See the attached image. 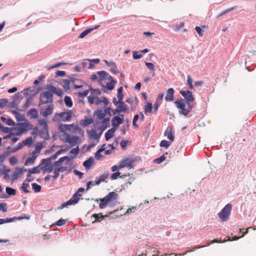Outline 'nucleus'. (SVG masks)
<instances>
[{"mask_svg": "<svg viewBox=\"0 0 256 256\" xmlns=\"http://www.w3.org/2000/svg\"><path fill=\"white\" fill-rule=\"evenodd\" d=\"M118 194L114 192H110L102 198H100L99 207L100 209L106 208L108 206L114 204L116 200Z\"/></svg>", "mask_w": 256, "mask_h": 256, "instance_id": "obj_1", "label": "nucleus"}, {"mask_svg": "<svg viewBox=\"0 0 256 256\" xmlns=\"http://www.w3.org/2000/svg\"><path fill=\"white\" fill-rule=\"evenodd\" d=\"M53 94L49 90L43 92L40 95V102L38 106H44L45 104H52L53 102Z\"/></svg>", "mask_w": 256, "mask_h": 256, "instance_id": "obj_2", "label": "nucleus"}, {"mask_svg": "<svg viewBox=\"0 0 256 256\" xmlns=\"http://www.w3.org/2000/svg\"><path fill=\"white\" fill-rule=\"evenodd\" d=\"M176 106L179 109V113L184 116H187L192 109V106H188L186 108V101L181 98L174 102Z\"/></svg>", "mask_w": 256, "mask_h": 256, "instance_id": "obj_3", "label": "nucleus"}, {"mask_svg": "<svg viewBox=\"0 0 256 256\" xmlns=\"http://www.w3.org/2000/svg\"><path fill=\"white\" fill-rule=\"evenodd\" d=\"M232 210V205L230 204H228L218 214V216L219 218L222 222H226L229 219L230 216V215Z\"/></svg>", "mask_w": 256, "mask_h": 256, "instance_id": "obj_4", "label": "nucleus"}, {"mask_svg": "<svg viewBox=\"0 0 256 256\" xmlns=\"http://www.w3.org/2000/svg\"><path fill=\"white\" fill-rule=\"evenodd\" d=\"M74 115V113L72 110H66L60 113L56 114L54 118L58 119L62 122L68 121Z\"/></svg>", "mask_w": 256, "mask_h": 256, "instance_id": "obj_5", "label": "nucleus"}, {"mask_svg": "<svg viewBox=\"0 0 256 256\" xmlns=\"http://www.w3.org/2000/svg\"><path fill=\"white\" fill-rule=\"evenodd\" d=\"M38 108H40V114L43 117L47 118L50 116L53 112V104H47L46 108L44 107V106H38Z\"/></svg>", "mask_w": 256, "mask_h": 256, "instance_id": "obj_6", "label": "nucleus"}, {"mask_svg": "<svg viewBox=\"0 0 256 256\" xmlns=\"http://www.w3.org/2000/svg\"><path fill=\"white\" fill-rule=\"evenodd\" d=\"M16 129L19 134L25 133L27 131L33 129V125L29 122L19 123L17 124Z\"/></svg>", "mask_w": 256, "mask_h": 256, "instance_id": "obj_7", "label": "nucleus"}, {"mask_svg": "<svg viewBox=\"0 0 256 256\" xmlns=\"http://www.w3.org/2000/svg\"><path fill=\"white\" fill-rule=\"evenodd\" d=\"M65 160H67L68 162L70 158L68 156H64L59 158L58 160L54 162V166L57 168L59 172H64L67 170L66 166H62V162Z\"/></svg>", "mask_w": 256, "mask_h": 256, "instance_id": "obj_8", "label": "nucleus"}, {"mask_svg": "<svg viewBox=\"0 0 256 256\" xmlns=\"http://www.w3.org/2000/svg\"><path fill=\"white\" fill-rule=\"evenodd\" d=\"M180 94L182 95V96L185 98L186 100V102L188 106H192L190 105V102H192L194 100V98L193 97V95L192 92L190 90H181L180 91Z\"/></svg>", "mask_w": 256, "mask_h": 256, "instance_id": "obj_9", "label": "nucleus"}, {"mask_svg": "<svg viewBox=\"0 0 256 256\" xmlns=\"http://www.w3.org/2000/svg\"><path fill=\"white\" fill-rule=\"evenodd\" d=\"M110 118H106L100 120V122H98L96 123V124H98V123H100V126H98V129L102 130V132H104L110 126Z\"/></svg>", "mask_w": 256, "mask_h": 256, "instance_id": "obj_10", "label": "nucleus"}, {"mask_svg": "<svg viewBox=\"0 0 256 256\" xmlns=\"http://www.w3.org/2000/svg\"><path fill=\"white\" fill-rule=\"evenodd\" d=\"M123 115L119 114L118 116L114 117L112 120L113 128L115 129L123 122Z\"/></svg>", "mask_w": 256, "mask_h": 256, "instance_id": "obj_11", "label": "nucleus"}, {"mask_svg": "<svg viewBox=\"0 0 256 256\" xmlns=\"http://www.w3.org/2000/svg\"><path fill=\"white\" fill-rule=\"evenodd\" d=\"M38 124L40 126L42 127V131L44 134L48 132V125L47 122L44 119H40L38 120Z\"/></svg>", "mask_w": 256, "mask_h": 256, "instance_id": "obj_12", "label": "nucleus"}, {"mask_svg": "<svg viewBox=\"0 0 256 256\" xmlns=\"http://www.w3.org/2000/svg\"><path fill=\"white\" fill-rule=\"evenodd\" d=\"M37 152L36 150H34L30 154V156L28 157L24 163L25 165H28V164H34L36 159L38 156V154H36Z\"/></svg>", "mask_w": 256, "mask_h": 256, "instance_id": "obj_13", "label": "nucleus"}, {"mask_svg": "<svg viewBox=\"0 0 256 256\" xmlns=\"http://www.w3.org/2000/svg\"><path fill=\"white\" fill-rule=\"evenodd\" d=\"M102 132H102V130H100V132L99 134H97L95 130H91L88 132V134L90 138H93L95 140H98Z\"/></svg>", "mask_w": 256, "mask_h": 256, "instance_id": "obj_14", "label": "nucleus"}, {"mask_svg": "<svg viewBox=\"0 0 256 256\" xmlns=\"http://www.w3.org/2000/svg\"><path fill=\"white\" fill-rule=\"evenodd\" d=\"M109 176V173L108 172H106L100 175L96 181L95 184L96 185H98L100 184L101 182H106V180L108 178Z\"/></svg>", "mask_w": 256, "mask_h": 256, "instance_id": "obj_15", "label": "nucleus"}, {"mask_svg": "<svg viewBox=\"0 0 256 256\" xmlns=\"http://www.w3.org/2000/svg\"><path fill=\"white\" fill-rule=\"evenodd\" d=\"M45 160H43L42 162H44ZM46 161L48 162L46 163L44 166L41 168V169L42 171L50 173L53 170L54 166V164L52 165L48 162V160H46Z\"/></svg>", "mask_w": 256, "mask_h": 256, "instance_id": "obj_16", "label": "nucleus"}, {"mask_svg": "<svg viewBox=\"0 0 256 256\" xmlns=\"http://www.w3.org/2000/svg\"><path fill=\"white\" fill-rule=\"evenodd\" d=\"M132 161L128 158L120 162L119 168H121L125 167L132 168Z\"/></svg>", "mask_w": 256, "mask_h": 256, "instance_id": "obj_17", "label": "nucleus"}, {"mask_svg": "<svg viewBox=\"0 0 256 256\" xmlns=\"http://www.w3.org/2000/svg\"><path fill=\"white\" fill-rule=\"evenodd\" d=\"M104 62L107 66L110 67V70L112 72H113L114 74H116L118 73V71L117 70L116 66L114 62H108L106 60H104Z\"/></svg>", "mask_w": 256, "mask_h": 256, "instance_id": "obj_18", "label": "nucleus"}, {"mask_svg": "<svg viewBox=\"0 0 256 256\" xmlns=\"http://www.w3.org/2000/svg\"><path fill=\"white\" fill-rule=\"evenodd\" d=\"M172 127L168 126L164 132V135L171 141L173 142L174 139V136L172 132Z\"/></svg>", "mask_w": 256, "mask_h": 256, "instance_id": "obj_19", "label": "nucleus"}, {"mask_svg": "<svg viewBox=\"0 0 256 256\" xmlns=\"http://www.w3.org/2000/svg\"><path fill=\"white\" fill-rule=\"evenodd\" d=\"M116 98L113 99V102L114 104L118 105V106L120 108V112H126L128 110L126 106L124 104L123 102H116Z\"/></svg>", "mask_w": 256, "mask_h": 256, "instance_id": "obj_20", "label": "nucleus"}, {"mask_svg": "<svg viewBox=\"0 0 256 256\" xmlns=\"http://www.w3.org/2000/svg\"><path fill=\"white\" fill-rule=\"evenodd\" d=\"M66 142L70 144L72 146H75L79 140V138L78 136H66Z\"/></svg>", "mask_w": 256, "mask_h": 256, "instance_id": "obj_21", "label": "nucleus"}, {"mask_svg": "<svg viewBox=\"0 0 256 256\" xmlns=\"http://www.w3.org/2000/svg\"><path fill=\"white\" fill-rule=\"evenodd\" d=\"M174 90L172 88H170L166 92V95L165 100L166 101H172L174 99Z\"/></svg>", "mask_w": 256, "mask_h": 256, "instance_id": "obj_22", "label": "nucleus"}, {"mask_svg": "<svg viewBox=\"0 0 256 256\" xmlns=\"http://www.w3.org/2000/svg\"><path fill=\"white\" fill-rule=\"evenodd\" d=\"M49 90L52 93L55 94L58 96H62L64 94L62 90L60 88H58L53 86H50Z\"/></svg>", "mask_w": 256, "mask_h": 256, "instance_id": "obj_23", "label": "nucleus"}, {"mask_svg": "<svg viewBox=\"0 0 256 256\" xmlns=\"http://www.w3.org/2000/svg\"><path fill=\"white\" fill-rule=\"evenodd\" d=\"M81 196V194H78V193H75L72 198L68 200V203L72 204H76L80 200V198Z\"/></svg>", "mask_w": 256, "mask_h": 256, "instance_id": "obj_24", "label": "nucleus"}, {"mask_svg": "<svg viewBox=\"0 0 256 256\" xmlns=\"http://www.w3.org/2000/svg\"><path fill=\"white\" fill-rule=\"evenodd\" d=\"M26 171V170L24 168H16L13 175L14 178H17L20 176L22 175L24 172Z\"/></svg>", "mask_w": 256, "mask_h": 256, "instance_id": "obj_25", "label": "nucleus"}, {"mask_svg": "<svg viewBox=\"0 0 256 256\" xmlns=\"http://www.w3.org/2000/svg\"><path fill=\"white\" fill-rule=\"evenodd\" d=\"M28 114L30 116L31 118H37L38 117V110L34 108H31L28 112Z\"/></svg>", "mask_w": 256, "mask_h": 256, "instance_id": "obj_26", "label": "nucleus"}, {"mask_svg": "<svg viewBox=\"0 0 256 256\" xmlns=\"http://www.w3.org/2000/svg\"><path fill=\"white\" fill-rule=\"evenodd\" d=\"M72 84L76 89L80 88L82 86L83 82L79 79H78V78L72 79Z\"/></svg>", "mask_w": 256, "mask_h": 256, "instance_id": "obj_27", "label": "nucleus"}, {"mask_svg": "<svg viewBox=\"0 0 256 256\" xmlns=\"http://www.w3.org/2000/svg\"><path fill=\"white\" fill-rule=\"evenodd\" d=\"M24 146H25V145L24 144V142L22 141L18 144V146L16 148H11L10 146H8L7 148V149L9 152H16L17 150L22 148Z\"/></svg>", "mask_w": 256, "mask_h": 256, "instance_id": "obj_28", "label": "nucleus"}, {"mask_svg": "<svg viewBox=\"0 0 256 256\" xmlns=\"http://www.w3.org/2000/svg\"><path fill=\"white\" fill-rule=\"evenodd\" d=\"M99 27V26H96L94 28H89L82 32L78 36V38H82L85 37L88 34L92 32L93 30L96 29Z\"/></svg>", "mask_w": 256, "mask_h": 256, "instance_id": "obj_29", "label": "nucleus"}, {"mask_svg": "<svg viewBox=\"0 0 256 256\" xmlns=\"http://www.w3.org/2000/svg\"><path fill=\"white\" fill-rule=\"evenodd\" d=\"M116 129L114 128L108 130L105 134V138L106 140H108L114 136V133Z\"/></svg>", "mask_w": 256, "mask_h": 256, "instance_id": "obj_30", "label": "nucleus"}, {"mask_svg": "<svg viewBox=\"0 0 256 256\" xmlns=\"http://www.w3.org/2000/svg\"><path fill=\"white\" fill-rule=\"evenodd\" d=\"M94 114L96 116V118L98 120L106 118L104 112V111L102 110H98L96 111Z\"/></svg>", "mask_w": 256, "mask_h": 256, "instance_id": "obj_31", "label": "nucleus"}, {"mask_svg": "<svg viewBox=\"0 0 256 256\" xmlns=\"http://www.w3.org/2000/svg\"><path fill=\"white\" fill-rule=\"evenodd\" d=\"M73 126L74 124L61 125L60 126L59 129L61 132H65L67 130H70Z\"/></svg>", "mask_w": 256, "mask_h": 256, "instance_id": "obj_32", "label": "nucleus"}, {"mask_svg": "<svg viewBox=\"0 0 256 256\" xmlns=\"http://www.w3.org/2000/svg\"><path fill=\"white\" fill-rule=\"evenodd\" d=\"M110 82L106 84V87L109 90H112L114 87V84H116V82L112 79V77L110 76Z\"/></svg>", "mask_w": 256, "mask_h": 256, "instance_id": "obj_33", "label": "nucleus"}, {"mask_svg": "<svg viewBox=\"0 0 256 256\" xmlns=\"http://www.w3.org/2000/svg\"><path fill=\"white\" fill-rule=\"evenodd\" d=\"M204 246H194L192 249V250H188L187 252H186L184 253V254H174V253H172V254H168V255H174V256H184V254H186L188 252H192L196 249H198V248H204Z\"/></svg>", "mask_w": 256, "mask_h": 256, "instance_id": "obj_34", "label": "nucleus"}, {"mask_svg": "<svg viewBox=\"0 0 256 256\" xmlns=\"http://www.w3.org/2000/svg\"><path fill=\"white\" fill-rule=\"evenodd\" d=\"M98 75V81H102L104 79H106V76H108V73L105 71H100L97 72Z\"/></svg>", "mask_w": 256, "mask_h": 256, "instance_id": "obj_35", "label": "nucleus"}, {"mask_svg": "<svg viewBox=\"0 0 256 256\" xmlns=\"http://www.w3.org/2000/svg\"><path fill=\"white\" fill-rule=\"evenodd\" d=\"M93 122V120L91 118H87L85 120H82L80 121V124L83 126L86 127L91 124H92Z\"/></svg>", "mask_w": 256, "mask_h": 256, "instance_id": "obj_36", "label": "nucleus"}, {"mask_svg": "<svg viewBox=\"0 0 256 256\" xmlns=\"http://www.w3.org/2000/svg\"><path fill=\"white\" fill-rule=\"evenodd\" d=\"M94 163V160L92 158H90L83 163L84 166L87 169H89Z\"/></svg>", "mask_w": 256, "mask_h": 256, "instance_id": "obj_37", "label": "nucleus"}, {"mask_svg": "<svg viewBox=\"0 0 256 256\" xmlns=\"http://www.w3.org/2000/svg\"><path fill=\"white\" fill-rule=\"evenodd\" d=\"M110 214H111V212H110L109 214L103 216L102 213H99L98 214H94L92 215V216L95 218V221H100V219H103L105 217L109 216Z\"/></svg>", "mask_w": 256, "mask_h": 256, "instance_id": "obj_38", "label": "nucleus"}, {"mask_svg": "<svg viewBox=\"0 0 256 256\" xmlns=\"http://www.w3.org/2000/svg\"><path fill=\"white\" fill-rule=\"evenodd\" d=\"M72 82V80H62L63 87L66 90H69L70 89V84Z\"/></svg>", "mask_w": 256, "mask_h": 256, "instance_id": "obj_39", "label": "nucleus"}, {"mask_svg": "<svg viewBox=\"0 0 256 256\" xmlns=\"http://www.w3.org/2000/svg\"><path fill=\"white\" fill-rule=\"evenodd\" d=\"M122 86L120 87L118 89L117 97H118V100L117 101H116V102H122V98H123V94H122Z\"/></svg>", "mask_w": 256, "mask_h": 256, "instance_id": "obj_40", "label": "nucleus"}, {"mask_svg": "<svg viewBox=\"0 0 256 256\" xmlns=\"http://www.w3.org/2000/svg\"><path fill=\"white\" fill-rule=\"evenodd\" d=\"M64 102L66 105L68 107L70 108L72 106V100L70 96H66L64 98Z\"/></svg>", "mask_w": 256, "mask_h": 256, "instance_id": "obj_41", "label": "nucleus"}, {"mask_svg": "<svg viewBox=\"0 0 256 256\" xmlns=\"http://www.w3.org/2000/svg\"><path fill=\"white\" fill-rule=\"evenodd\" d=\"M23 142L25 146H27L30 147L33 143L32 138L31 136L28 137L25 140H23Z\"/></svg>", "mask_w": 256, "mask_h": 256, "instance_id": "obj_42", "label": "nucleus"}, {"mask_svg": "<svg viewBox=\"0 0 256 256\" xmlns=\"http://www.w3.org/2000/svg\"><path fill=\"white\" fill-rule=\"evenodd\" d=\"M145 64L146 67L152 72V76H154V66L152 62H145Z\"/></svg>", "mask_w": 256, "mask_h": 256, "instance_id": "obj_43", "label": "nucleus"}, {"mask_svg": "<svg viewBox=\"0 0 256 256\" xmlns=\"http://www.w3.org/2000/svg\"><path fill=\"white\" fill-rule=\"evenodd\" d=\"M32 188L33 190H34L35 192H40L42 188L41 186L37 184L36 183H33L32 184Z\"/></svg>", "mask_w": 256, "mask_h": 256, "instance_id": "obj_44", "label": "nucleus"}, {"mask_svg": "<svg viewBox=\"0 0 256 256\" xmlns=\"http://www.w3.org/2000/svg\"><path fill=\"white\" fill-rule=\"evenodd\" d=\"M34 130V131L33 132H32V134L33 135H36V134H40V136H42V134H44L42 132V130H40L38 129V128L36 126L34 128L33 127V129Z\"/></svg>", "mask_w": 256, "mask_h": 256, "instance_id": "obj_45", "label": "nucleus"}, {"mask_svg": "<svg viewBox=\"0 0 256 256\" xmlns=\"http://www.w3.org/2000/svg\"><path fill=\"white\" fill-rule=\"evenodd\" d=\"M6 193L10 196H14L16 194V190L10 187H7L6 188Z\"/></svg>", "mask_w": 256, "mask_h": 256, "instance_id": "obj_46", "label": "nucleus"}, {"mask_svg": "<svg viewBox=\"0 0 256 256\" xmlns=\"http://www.w3.org/2000/svg\"><path fill=\"white\" fill-rule=\"evenodd\" d=\"M170 144L171 142L167 141L166 140H162L161 141L160 143V146L162 147L168 148L170 146Z\"/></svg>", "mask_w": 256, "mask_h": 256, "instance_id": "obj_47", "label": "nucleus"}, {"mask_svg": "<svg viewBox=\"0 0 256 256\" xmlns=\"http://www.w3.org/2000/svg\"><path fill=\"white\" fill-rule=\"evenodd\" d=\"M152 111V104L150 102H148L147 104L145 106L144 108V112L146 114L147 112H151Z\"/></svg>", "mask_w": 256, "mask_h": 256, "instance_id": "obj_48", "label": "nucleus"}, {"mask_svg": "<svg viewBox=\"0 0 256 256\" xmlns=\"http://www.w3.org/2000/svg\"><path fill=\"white\" fill-rule=\"evenodd\" d=\"M28 172L30 174L40 173V170L38 168V166H36L28 170Z\"/></svg>", "mask_w": 256, "mask_h": 256, "instance_id": "obj_49", "label": "nucleus"}, {"mask_svg": "<svg viewBox=\"0 0 256 256\" xmlns=\"http://www.w3.org/2000/svg\"><path fill=\"white\" fill-rule=\"evenodd\" d=\"M8 101L7 99L2 98L0 100V108H2L6 106Z\"/></svg>", "mask_w": 256, "mask_h": 256, "instance_id": "obj_50", "label": "nucleus"}, {"mask_svg": "<svg viewBox=\"0 0 256 256\" xmlns=\"http://www.w3.org/2000/svg\"><path fill=\"white\" fill-rule=\"evenodd\" d=\"M132 53H133V58L134 60L140 58L142 56V54H138V51H136V50L133 51Z\"/></svg>", "mask_w": 256, "mask_h": 256, "instance_id": "obj_51", "label": "nucleus"}, {"mask_svg": "<svg viewBox=\"0 0 256 256\" xmlns=\"http://www.w3.org/2000/svg\"><path fill=\"white\" fill-rule=\"evenodd\" d=\"M166 159V157L164 155L162 156L160 158L154 160V162L158 164H160L162 162L164 161Z\"/></svg>", "mask_w": 256, "mask_h": 256, "instance_id": "obj_52", "label": "nucleus"}, {"mask_svg": "<svg viewBox=\"0 0 256 256\" xmlns=\"http://www.w3.org/2000/svg\"><path fill=\"white\" fill-rule=\"evenodd\" d=\"M30 216H26V214H24V216H18V217H14L13 218H10V219H12L13 220V221H14V220H22V219H30Z\"/></svg>", "mask_w": 256, "mask_h": 256, "instance_id": "obj_53", "label": "nucleus"}, {"mask_svg": "<svg viewBox=\"0 0 256 256\" xmlns=\"http://www.w3.org/2000/svg\"><path fill=\"white\" fill-rule=\"evenodd\" d=\"M28 186H29V184L28 183L24 182L22 184V188L24 192H26V193L29 192V190H28Z\"/></svg>", "mask_w": 256, "mask_h": 256, "instance_id": "obj_54", "label": "nucleus"}, {"mask_svg": "<svg viewBox=\"0 0 256 256\" xmlns=\"http://www.w3.org/2000/svg\"><path fill=\"white\" fill-rule=\"evenodd\" d=\"M0 210H2L3 212H6L7 211L6 203H4V202L0 203Z\"/></svg>", "mask_w": 256, "mask_h": 256, "instance_id": "obj_55", "label": "nucleus"}, {"mask_svg": "<svg viewBox=\"0 0 256 256\" xmlns=\"http://www.w3.org/2000/svg\"><path fill=\"white\" fill-rule=\"evenodd\" d=\"M13 222V220L10 219V218H6V219H0V224L6 222Z\"/></svg>", "mask_w": 256, "mask_h": 256, "instance_id": "obj_56", "label": "nucleus"}, {"mask_svg": "<svg viewBox=\"0 0 256 256\" xmlns=\"http://www.w3.org/2000/svg\"><path fill=\"white\" fill-rule=\"evenodd\" d=\"M139 118V115L136 114L134 116L133 121H132V124L136 128H138V126L136 124V122L138 120Z\"/></svg>", "mask_w": 256, "mask_h": 256, "instance_id": "obj_57", "label": "nucleus"}, {"mask_svg": "<svg viewBox=\"0 0 256 256\" xmlns=\"http://www.w3.org/2000/svg\"><path fill=\"white\" fill-rule=\"evenodd\" d=\"M66 222V220L60 219L58 221H57L55 224L58 226H61L64 225Z\"/></svg>", "mask_w": 256, "mask_h": 256, "instance_id": "obj_58", "label": "nucleus"}, {"mask_svg": "<svg viewBox=\"0 0 256 256\" xmlns=\"http://www.w3.org/2000/svg\"><path fill=\"white\" fill-rule=\"evenodd\" d=\"M120 172H114L112 174L111 178L112 180H116L118 178V177L120 176Z\"/></svg>", "mask_w": 256, "mask_h": 256, "instance_id": "obj_59", "label": "nucleus"}, {"mask_svg": "<svg viewBox=\"0 0 256 256\" xmlns=\"http://www.w3.org/2000/svg\"><path fill=\"white\" fill-rule=\"evenodd\" d=\"M66 75V72L63 70H58L56 72V77L58 76H63Z\"/></svg>", "mask_w": 256, "mask_h": 256, "instance_id": "obj_60", "label": "nucleus"}, {"mask_svg": "<svg viewBox=\"0 0 256 256\" xmlns=\"http://www.w3.org/2000/svg\"><path fill=\"white\" fill-rule=\"evenodd\" d=\"M53 170H54V175L53 176H52V178H53L54 180H56L59 176L60 172H58V170H57V168H54Z\"/></svg>", "mask_w": 256, "mask_h": 256, "instance_id": "obj_61", "label": "nucleus"}, {"mask_svg": "<svg viewBox=\"0 0 256 256\" xmlns=\"http://www.w3.org/2000/svg\"><path fill=\"white\" fill-rule=\"evenodd\" d=\"M18 160L16 157L12 156L10 158V162L12 164H14L17 162Z\"/></svg>", "mask_w": 256, "mask_h": 256, "instance_id": "obj_62", "label": "nucleus"}, {"mask_svg": "<svg viewBox=\"0 0 256 256\" xmlns=\"http://www.w3.org/2000/svg\"><path fill=\"white\" fill-rule=\"evenodd\" d=\"M128 140H122L120 142V146H122V149L124 150L126 148L128 144Z\"/></svg>", "mask_w": 256, "mask_h": 256, "instance_id": "obj_63", "label": "nucleus"}, {"mask_svg": "<svg viewBox=\"0 0 256 256\" xmlns=\"http://www.w3.org/2000/svg\"><path fill=\"white\" fill-rule=\"evenodd\" d=\"M90 90L92 94H100V92L98 89H94L91 86L90 88Z\"/></svg>", "mask_w": 256, "mask_h": 256, "instance_id": "obj_64", "label": "nucleus"}]
</instances>
